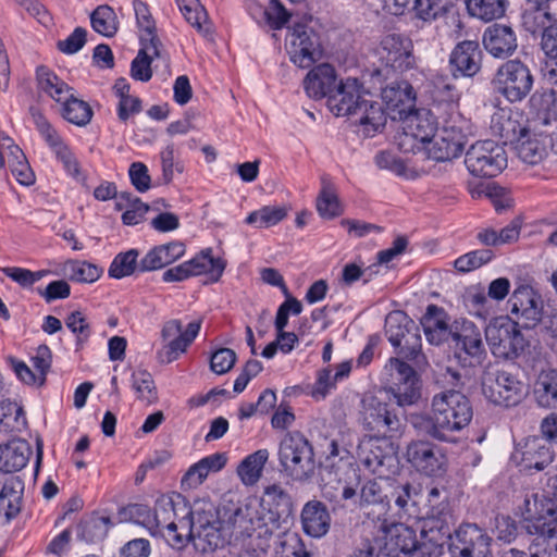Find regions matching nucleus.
I'll return each instance as SVG.
<instances>
[{"mask_svg": "<svg viewBox=\"0 0 557 557\" xmlns=\"http://www.w3.org/2000/svg\"><path fill=\"white\" fill-rule=\"evenodd\" d=\"M520 325L509 317H498L485 326V338L492 354L502 359L519 357L528 346Z\"/></svg>", "mask_w": 557, "mask_h": 557, "instance_id": "obj_6", "label": "nucleus"}, {"mask_svg": "<svg viewBox=\"0 0 557 557\" xmlns=\"http://www.w3.org/2000/svg\"><path fill=\"white\" fill-rule=\"evenodd\" d=\"M65 325L76 337V349H82L92 333L86 315L81 311H73L66 317Z\"/></svg>", "mask_w": 557, "mask_h": 557, "instance_id": "obj_61", "label": "nucleus"}, {"mask_svg": "<svg viewBox=\"0 0 557 557\" xmlns=\"http://www.w3.org/2000/svg\"><path fill=\"white\" fill-rule=\"evenodd\" d=\"M534 84L533 74L528 64L519 59L504 62L493 79L494 89L509 102H519L531 92Z\"/></svg>", "mask_w": 557, "mask_h": 557, "instance_id": "obj_7", "label": "nucleus"}, {"mask_svg": "<svg viewBox=\"0 0 557 557\" xmlns=\"http://www.w3.org/2000/svg\"><path fill=\"white\" fill-rule=\"evenodd\" d=\"M380 458H383V460L379 462L377 467H373L369 471L374 474L377 480L393 482L394 479L403 475L400 461L394 446H387L386 455L380 456Z\"/></svg>", "mask_w": 557, "mask_h": 557, "instance_id": "obj_54", "label": "nucleus"}, {"mask_svg": "<svg viewBox=\"0 0 557 557\" xmlns=\"http://www.w3.org/2000/svg\"><path fill=\"white\" fill-rule=\"evenodd\" d=\"M385 334L403 358L414 360L421 354L422 339L419 326L405 312L394 311L386 317Z\"/></svg>", "mask_w": 557, "mask_h": 557, "instance_id": "obj_8", "label": "nucleus"}, {"mask_svg": "<svg viewBox=\"0 0 557 557\" xmlns=\"http://www.w3.org/2000/svg\"><path fill=\"white\" fill-rule=\"evenodd\" d=\"M522 511L524 522H557V503L544 494L527 497Z\"/></svg>", "mask_w": 557, "mask_h": 557, "instance_id": "obj_37", "label": "nucleus"}, {"mask_svg": "<svg viewBox=\"0 0 557 557\" xmlns=\"http://www.w3.org/2000/svg\"><path fill=\"white\" fill-rule=\"evenodd\" d=\"M552 21L553 17L549 21L533 22L534 26L529 24L528 29L533 34L541 29L543 30L541 41L542 49L549 59L557 60V25L552 24Z\"/></svg>", "mask_w": 557, "mask_h": 557, "instance_id": "obj_57", "label": "nucleus"}, {"mask_svg": "<svg viewBox=\"0 0 557 557\" xmlns=\"http://www.w3.org/2000/svg\"><path fill=\"white\" fill-rule=\"evenodd\" d=\"M226 267L224 259L213 256L212 248L202 249L194 258L163 272L162 281L182 282L193 276L207 275L210 282H218Z\"/></svg>", "mask_w": 557, "mask_h": 557, "instance_id": "obj_11", "label": "nucleus"}, {"mask_svg": "<svg viewBox=\"0 0 557 557\" xmlns=\"http://www.w3.org/2000/svg\"><path fill=\"white\" fill-rule=\"evenodd\" d=\"M431 96L435 104L438 119L442 115H449L453 112H459L460 92L455 84L445 75H437L433 79V89Z\"/></svg>", "mask_w": 557, "mask_h": 557, "instance_id": "obj_32", "label": "nucleus"}, {"mask_svg": "<svg viewBox=\"0 0 557 557\" xmlns=\"http://www.w3.org/2000/svg\"><path fill=\"white\" fill-rule=\"evenodd\" d=\"M472 417L469 398L460 391L446 389L433 396L431 416L424 430L434 440L450 442V434L465 429Z\"/></svg>", "mask_w": 557, "mask_h": 557, "instance_id": "obj_2", "label": "nucleus"}, {"mask_svg": "<svg viewBox=\"0 0 557 557\" xmlns=\"http://www.w3.org/2000/svg\"><path fill=\"white\" fill-rule=\"evenodd\" d=\"M357 109L355 115V123L363 127L366 136L371 137L375 133L383 129L386 124V114L381 103L363 99Z\"/></svg>", "mask_w": 557, "mask_h": 557, "instance_id": "obj_39", "label": "nucleus"}, {"mask_svg": "<svg viewBox=\"0 0 557 557\" xmlns=\"http://www.w3.org/2000/svg\"><path fill=\"white\" fill-rule=\"evenodd\" d=\"M548 145V137L528 138L518 145V157L528 164H539L547 156Z\"/></svg>", "mask_w": 557, "mask_h": 557, "instance_id": "obj_52", "label": "nucleus"}, {"mask_svg": "<svg viewBox=\"0 0 557 557\" xmlns=\"http://www.w3.org/2000/svg\"><path fill=\"white\" fill-rule=\"evenodd\" d=\"M36 82L38 90L60 106L74 92L73 87L45 65L36 69Z\"/></svg>", "mask_w": 557, "mask_h": 557, "instance_id": "obj_36", "label": "nucleus"}, {"mask_svg": "<svg viewBox=\"0 0 557 557\" xmlns=\"http://www.w3.org/2000/svg\"><path fill=\"white\" fill-rule=\"evenodd\" d=\"M440 120L438 131L422 148L428 158L444 162L462 153L467 137L471 133V124L460 112L442 115Z\"/></svg>", "mask_w": 557, "mask_h": 557, "instance_id": "obj_3", "label": "nucleus"}, {"mask_svg": "<svg viewBox=\"0 0 557 557\" xmlns=\"http://www.w3.org/2000/svg\"><path fill=\"white\" fill-rule=\"evenodd\" d=\"M381 96L394 120L401 119L414 109L416 91L407 81L391 83L382 89Z\"/></svg>", "mask_w": 557, "mask_h": 557, "instance_id": "obj_27", "label": "nucleus"}, {"mask_svg": "<svg viewBox=\"0 0 557 557\" xmlns=\"http://www.w3.org/2000/svg\"><path fill=\"white\" fill-rule=\"evenodd\" d=\"M317 210L323 219H334L343 209L337 195L330 187H323L317 198Z\"/></svg>", "mask_w": 557, "mask_h": 557, "instance_id": "obj_63", "label": "nucleus"}, {"mask_svg": "<svg viewBox=\"0 0 557 557\" xmlns=\"http://www.w3.org/2000/svg\"><path fill=\"white\" fill-rule=\"evenodd\" d=\"M483 45L491 55L499 59L510 57L518 47L513 29L502 24H493L485 29Z\"/></svg>", "mask_w": 557, "mask_h": 557, "instance_id": "obj_29", "label": "nucleus"}, {"mask_svg": "<svg viewBox=\"0 0 557 557\" xmlns=\"http://www.w3.org/2000/svg\"><path fill=\"white\" fill-rule=\"evenodd\" d=\"M278 461L295 481L308 480L315 470L313 447L299 431L287 432L281 440Z\"/></svg>", "mask_w": 557, "mask_h": 557, "instance_id": "obj_5", "label": "nucleus"}, {"mask_svg": "<svg viewBox=\"0 0 557 557\" xmlns=\"http://www.w3.org/2000/svg\"><path fill=\"white\" fill-rule=\"evenodd\" d=\"M269 456L268 449L263 448L258 449L242 460L236 472L246 486L255 485L259 481Z\"/></svg>", "mask_w": 557, "mask_h": 557, "instance_id": "obj_40", "label": "nucleus"}, {"mask_svg": "<svg viewBox=\"0 0 557 557\" xmlns=\"http://www.w3.org/2000/svg\"><path fill=\"white\" fill-rule=\"evenodd\" d=\"M61 116L78 127L88 125L94 111L88 102L75 97L74 92L60 106Z\"/></svg>", "mask_w": 557, "mask_h": 557, "instance_id": "obj_41", "label": "nucleus"}, {"mask_svg": "<svg viewBox=\"0 0 557 557\" xmlns=\"http://www.w3.org/2000/svg\"><path fill=\"white\" fill-rule=\"evenodd\" d=\"M465 164L473 176L494 177L507 166L506 151L494 140L476 141L468 149Z\"/></svg>", "mask_w": 557, "mask_h": 557, "instance_id": "obj_10", "label": "nucleus"}, {"mask_svg": "<svg viewBox=\"0 0 557 557\" xmlns=\"http://www.w3.org/2000/svg\"><path fill=\"white\" fill-rule=\"evenodd\" d=\"M8 149V165L17 183L27 187L34 185L36 175L23 150L17 145H10Z\"/></svg>", "mask_w": 557, "mask_h": 557, "instance_id": "obj_42", "label": "nucleus"}, {"mask_svg": "<svg viewBox=\"0 0 557 557\" xmlns=\"http://www.w3.org/2000/svg\"><path fill=\"white\" fill-rule=\"evenodd\" d=\"M161 42L140 41V49L131 63V76L140 82H148L152 77L151 62L163 58Z\"/></svg>", "mask_w": 557, "mask_h": 557, "instance_id": "obj_38", "label": "nucleus"}, {"mask_svg": "<svg viewBox=\"0 0 557 557\" xmlns=\"http://www.w3.org/2000/svg\"><path fill=\"white\" fill-rule=\"evenodd\" d=\"M133 9L137 27L140 30L139 40L161 42L157 35L156 21L150 12L149 5L141 0H134Z\"/></svg>", "mask_w": 557, "mask_h": 557, "instance_id": "obj_48", "label": "nucleus"}, {"mask_svg": "<svg viewBox=\"0 0 557 557\" xmlns=\"http://www.w3.org/2000/svg\"><path fill=\"white\" fill-rule=\"evenodd\" d=\"M555 456L552 445L540 436H529L516 444L511 458L523 470L543 471Z\"/></svg>", "mask_w": 557, "mask_h": 557, "instance_id": "obj_20", "label": "nucleus"}, {"mask_svg": "<svg viewBox=\"0 0 557 557\" xmlns=\"http://www.w3.org/2000/svg\"><path fill=\"white\" fill-rule=\"evenodd\" d=\"M492 536L480 524H459L446 542L451 557H492Z\"/></svg>", "mask_w": 557, "mask_h": 557, "instance_id": "obj_12", "label": "nucleus"}, {"mask_svg": "<svg viewBox=\"0 0 557 557\" xmlns=\"http://www.w3.org/2000/svg\"><path fill=\"white\" fill-rule=\"evenodd\" d=\"M92 29L108 38L113 37L119 29V21L114 10L107 4L97 7L90 14Z\"/></svg>", "mask_w": 557, "mask_h": 557, "instance_id": "obj_47", "label": "nucleus"}, {"mask_svg": "<svg viewBox=\"0 0 557 557\" xmlns=\"http://www.w3.org/2000/svg\"><path fill=\"white\" fill-rule=\"evenodd\" d=\"M494 258L491 249H476L469 251L454 262V267L458 272L468 273L488 263Z\"/></svg>", "mask_w": 557, "mask_h": 557, "instance_id": "obj_62", "label": "nucleus"}, {"mask_svg": "<svg viewBox=\"0 0 557 557\" xmlns=\"http://www.w3.org/2000/svg\"><path fill=\"white\" fill-rule=\"evenodd\" d=\"M466 305L472 315L483 321H492L496 318V305L486 295L482 287H473L468 290L466 295Z\"/></svg>", "mask_w": 557, "mask_h": 557, "instance_id": "obj_44", "label": "nucleus"}, {"mask_svg": "<svg viewBox=\"0 0 557 557\" xmlns=\"http://www.w3.org/2000/svg\"><path fill=\"white\" fill-rule=\"evenodd\" d=\"M533 397L536 405L543 409H557V369H542L533 384Z\"/></svg>", "mask_w": 557, "mask_h": 557, "instance_id": "obj_35", "label": "nucleus"}, {"mask_svg": "<svg viewBox=\"0 0 557 557\" xmlns=\"http://www.w3.org/2000/svg\"><path fill=\"white\" fill-rule=\"evenodd\" d=\"M362 85L357 78L348 77L338 82L337 87L327 99L330 110L336 116H354L360 102Z\"/></svg>", "mask_w": 557, "mask_h": 557, "instance_id": "obj_25", "label": "nucleus"}, {"mask_svg": "<svg viewBox=\"0 0 557 557\" xmlns=\"http://www.w3.org/2000/svg\"><path fill=\"white\" fill-rule=\"evenodd\" d=\"M453 7L451 0H414L413 12L422 21H433L446 14Z\"/></svg>", "mask_w": 557, "mask_h": 557, "instance_id": "obj_58", "label": "nucleus"}, {"mask_svg": "<svg viewBox=\"0 0 557 557\" xmlns=\"http://www.w3.org/2000/svg\"><path fill=\"white\" fill-rule=\"evenodd\" d=\"M454 359L463 369L481 367L487 357L480 330L473 323H463L453 334Z\"/></svg>", "mask_w": 557, "mask_h": 557, "instance_id": "obj_15", "label": "nucleus"}, {"mask_svg": "<svg viewBox=\"0 0 557 557\" xmlns=\"http://www.w3.org/2000/svg\"><path fill=\"white\" fill-rule=\"evenodd\" d=\"M337 74L333 65L322 63L311 69L304 79V89L308 97L319 100L330 98L337 87Z\"/></svg>", "mask_w": 557, "mask_h": 557, "instance_id": "obj_28", "label": "nucleus"}, {"mask_svg": "<svg viewBox=\"0 0 557 557\" xmlns=\"http://www.w3.org/2000/svg\"><path fill=\"white\" fill-rule=\"evenodd\" d=\"M195 527L196 524H150L149 531L153 533L160 528L166 543L175 549H182L189 542L194 543Z\"/></svg>", "mask_w": 557, "mask_h": 557, "instance_id": "obj_43", "label": "nucleus"}, {"mask_svg": "<svg viewBox=\"0 0 557 557\" xmlns=\"http://www.w3.org/2000/svg\"><path fill=\"white\" fill-rule=\"evenodd\" d=\"M29 112L36 129L51 149L55 159L62 163L66 174L75 180L83 178L81 164L70 146L63 140L40 110L30 108Z\"/></svg>", "mask_w": 557, "mask_h": 557, "instance_id": "obj_13", "label": "nucleus"}, {"mask_svg": "<svg viewBox=\"0 0 557 557\" xmlns=\"http://www.w3.org/2000/svg\"><path fill=\"white\" fill-rule=\"evenodd\" d=\"M380 59L386 66L404 72L414 67L412 41L400 34H388L381 41Z\"/></svg>", "mask_w": 557, "mask_h": 557, "instance_id": "obj_23", "label": "nucleus"}, {"mask_svg": "<svg viewBox=\"0 0 557 557\" xmlns=\"http://www.w3.org/2000/svg\"><path fill=\"white\" fill-rule=\"evenodd\" d=\"M360 498L366 507L371 505L379 506L380 512L377 513L376 519H373V522H387L384 515L386 512L388 502H385L386 495L383 494L382 485L377 480H370L362 486Z\"/></svg>", "mask_w": 557, "mask_h": 557, "instance_id": "obj_51", "label": "nucleus"}, {"mask_svg": "<svg viewBox=\"0 0 557 557\" xmlns=\"http://www.w3.org/2000/svg\"><path fill=\"white\" fill-rule=\"evenodd\" d=\"M508 5V0H466L469 14L484 22L503 17Z\"/></svg>", "mask_w": 557, "mask_h": 557, "instance_id": "obj_45", "label": "nucleus"}, {"mask_svg": "<svg viewBox=\"0 0 557 557\" xmlns=\"http://www.w3.org/2000/svg\"><path fill=\"white\" fill-rule=\"evenodd\" d=\"M70 278L79 283H94L102 274V269L87 261H72L67 263Z\"/></svg>", "mask_w": 557, "mask_h": 557, "instance_id": "obj_64", "label": "nucleus"}, {"mask_svg": "<svg viewBox=\"0 0 557 557\" xmlns=\"http://www.w3.org/2000/svg\"><path fill=\"white\" fill-rule=\"evenodd\" d=\"M421 325L428 342L432 345H441L449 337L453 338L454 332L448 325V318L444 309L436 305H429L425 313L421 318Z\"/></svg>", "mask_w": 557, "mask_h": 557, "instance_id": "obj_31", "label": "nucleus"}, {"mask_svg": "<svg viewBox=\"0 0 557 557\" xmlns=\"http://www.w3.org/2000/svg\"><path fill=\"white\" fill-rule=\"evenodd\" d=\"M362 420L364 428L379 438L393 436L399 432L401 426V421L395 410L376 397H371L364 403Z\"/></svg>", "mask_w": 557, "mask_h": 557, "instance_id": "obj_19", "label": "nucleus"}, {"mask_svg": "<svg viewBox=\"0 0 557 557\" xmlns=\"http://www.w3.org/2000/svg\"><path fill=\"white\" fill-rule=\"evenodd\" d=\"M405 457L413 469L428 476H437L445 470L443 449L426 440L411 441L406 447Z\"/></svg>", "mask_w": 557, "mask_h": 557, "instance_id": "obj_17", "label": "nucleus"}, {"mask_svg": "<svg viewBox=\"0 0 557 557\" xmlns=\"http://www.w3.org/2000/svg\"><path fill=\"white\" fill-rule=\"evenodd\" d=\"M289 60L300 69H309L322 57L319 35L305 24H295L287 36Z\"/></svg>", "mask_w": 557, "mask_h": 557, "instance_id": "obj_14", "label": "nucleus"}, {"mask_svg": "<svg viewBox=\"0 0 557 557\" xmlns=\"http://www.w3.org/2000/svg\"><path fill=\"white\" fill-rule=\"evenodd\" d=\"M508 304L513 320L520 327H534L542 319V301L535 290L527 285L517 287Z\"/></svg>", "mask_w": 557, "mask_h": 557, "instance_id": "obj_21", "label": "nucleus"}, {"mask_svg": "<svg viewBox=\"0 0 557 557\" xmlns=\"http://www.w3.org/2000/svg\"><path fill=\"white\" fill-rule=\"evenodd\" d=\"M287 216V209L281 206H263L250 212L245 223L257 228H269L277 225Z\"/></svg>", "mask_w": 557, "mask_h": 557, "instance_id": "obj_46", "label": "nucleus"}, {"mask_svg": "<svg viewBox=\"0 0 557 557\" xmlns=\"http://www.w3.org/2000/svg\"><path fill=\"white\" fill-rule=\"evenodd\" d=\"M194 547L202 553L215 550L223 544L222 530L216 524H196Z\"/></svg>", "mask_w": 557, "mask_h": 557, "instance_id": "obj_50", "label": "nucleus"}, {"mask_svg": "<svg viewBox=\"0 0 557 557\" xmlns=\"http://www.w3.org/2000/svg\"><path fill=\"white\" fill-rule=\"evenodd\" d=\"M484 396L493 404L511 407L523 397V384L507 371L486 372L482 380Z\"/></svg>", "mask_w": 557, "mask_h": 557, "instance_id": "obj_16", "label": "nucleus"}, {"mask_svg": "<svg viewBox=\"0 0 557 557\" xmlns=\"http://www.w3.org/2000/svg\"><path fill=\"white\" fill-rule=\"evenodd\" d=\"M387 446H394L386 438L374 437L368 441L362 447L359 455L360 462L370 471L373 467H377L383 460L380 456H385Z\"/></svg>", "mask_w": 557, "mask_h": 557, "instance_id": "obj_56", "label": "nucleus"}, {"mask_svg": "<svg viewBox=\"0 0 557 557\" xmlns=\"http://www.w3.org/2000/svg\"><path fill=\"white\" fill-rule=\"evenodd\" d=\"M26 426L23 409L16 404L0 405V431L4 433L22 432Z\"/></svg>", "mask_w": 557, "mask_h": 557, "instance_id": "obj_55", "label": "nucleus"}, {"mask_svg": "<svg viewBox=\"0 0 557 557\" xmlns=\"http://www.w3.org/2000/svg\"><path fill=\"white\" fill-rule=\"evenodd\" d=\"M139 251L137 249H129L127 251L119 252L112 260L108 274L112 278H123L131 276L136 271H139V262L137 261Z\"/></svg>", "mask_w": 557, "mask_h": 557, "instance_id": "obj_49", "label": "nucleus"}, {"mask_svg": "<svg viewBox=\"0 0 557 557\" xmlns=\"http://www.w3.org/2000/svg\"><path fill=\"white\" fill-rule=\"evenodd\" d=\"M33 454L25 440H12L0 445V472L14 473L26 467Z\"/></svg>", "mask_w": 557, "mask_h": 557, "instance_id": "obj_33", "label": "nucleus"}, {"mask_svg": "<svg viewBox=\"0 0 557 557\" xmlns=\"http://www.w3.org/2000/svg\"><path fill=\"white\" fill-rule=\"evenodd\" d=\"M391 375L394 380L388 387L400 407L411 406L421 397L420 381L414 369L399 358L389 359Z\"/></svg>", "mask_w": 557, "mask_h": 557, "instance_id": "obj_18", "label": "nucleus"}, {"mask_svg": "<svg viewBox=\"0 0 557 557\" xmlns=\"http://www.w3.org/2000/svg\"><path fill=\"white\" fill-rule=\"evenodd\" d=\"M440 120L438 131L422 148L428 158L444 162L462 153L467 137L471 133V124L460 112L442 115Z\"/></svg>", "mask_w": 557, "mask_h": 557, "instance_id": "obj_4", "label": "nucleus"}, {"mask_svg": "<svg viewBox=\"0 0 557 557\" xmlns=\"http://www.w3.org/2000/svg\"><path fill=\"white\" fill-rule=\"evenodd\" d=\"M483 52L476 40L458 42L449 54V69L453 78L473 77L482 67Z\"/></svg>", "mask_w": 557, "mask_h": 557, "instance_id": "obj_22", "label": "nucleus"}, {"mask_svg": "<svg viewBox=\"0 0 557 557\" xmlns=\"http://www.w3.org/2000/svg\"><path fill=\"white\" fill-rule=\"evenodd\" d=\"M377 535L398 556L441 557L449 524H380Z\"/></svg>", "mask_w": 557, "mask_h": 557, "instance_id": "obj_1", "label": "nucleus"}, {"mask_svg": "<svg viewBox=\"0 0 557 557\" xmlns=\"http://www.w3.org/2000/svg\"><path fill=\"white\" fill-rule=\"evenodd\" d=\"M494 528L491 532L495 536L496 541L502 544H510L518 539H524L527 536L536 537V533L529 532L530 529L534 531L531 524H493Z\"/></svg>", "mask_w": 557, "mask_h": 557, "instance_id": "obj_59", "label": "nucleus"}, {"mask_svg": "<svg viewBox=\"0 0 557 557\" xmlns=\"http://www.w3.org/2000/svg\"><path fill=\"white\" fill-rule=\"evenodd\" d=\"M132 387L137 397L149 404L158 398L157 388L152 375L147 370H136L132 374Z\"/></svg>", "mask_w": 557, "mask_h": 557, "instance_id": "obj_60", "label": "nucleus"}, {"mask_svg": "<svg viewBox=\"0 0 557 557\" xmlns=\"http://www.w3.org/2000/svg\"><path fill=\"white\" fill-rule=\"evenodd\" d=\"M534 529L529 532L536 533L532 540L531 554L523 550L510 548L500 557H557V524H531Z\"/></svg>", "mask_w": 557, "mask_h": 557, "instance_id": "obj_26", "label": "nucleus"}, {"mask_svg": "<svg viewBox=\"0 0 557 557\" xmlns=\"http://www.w3.org/2000/svg\"><path fill=\"white\" fill-rule=\"evenodd\" d=\"M399 120L403 133L398 146L405 152L421 149L438 131L436 119L429 109H412Z\"/></svg>", "mask_w": 557, "mask_h": 557, "instance_id": "obj_9", "label": "nucleus"}, {"mask_svg": "<svg viewBox=\"0 0 557 557\" xmlns=\"http://www.w3.org/2000/svg\"><path fill=\"white\" fill-rule=\"evenodd\" d=\"M268 518H255L249 515L250 505L244 507V522H288L294 518L292 497L277 484L265 487Z\"/></svg>", "mask_w": 557, "mask_h": 557, "instance_id": "obj_24", "label": "nucleus"}, {"mask_svg": "<svg viewBox=\"0 0 557 557\" xmlns=\"http://www.w3.org/2000/svg\"><path fill=\"white\" fill-rule=\"evenodd\" d=\"M187 499L180 493L163 494L157 498L152 509L153 522H184L186 519Z\"/></svg>", "mask_w": 557, "mask_h": 557, "instance_id": "obj_34", "label": "nucleus"}, {"mask_svg": "<svg viewBox=\"0 0 557 557\" xmlns=\"http://www.w3.org/2000/svg\"><path fill=\"white\" fill-rule=\"evenodd\" d=\"M272 534L269 524H247L244 528V547L247 550L264 552L270 546Z\"/></svg>", "mask_w": 557, "mask_h": 557, "instance_id": "obj_53", "label": "nucleus"}, {"mask_svg": "<svg viewBox=\"0 0 557 557\" xmlns=\"http://www.w3.org/2000/svg\"><path fill=\"white\" fill-rule=\"evenodd\" d=\"M184 243L174 240L151 248L139 261V272L163 269L185 255Z\"/></svg>", "mask_w": 557, "mask_h": 557, "instance_id": "obj_30", "label": "nucleus"}]
</instances>
